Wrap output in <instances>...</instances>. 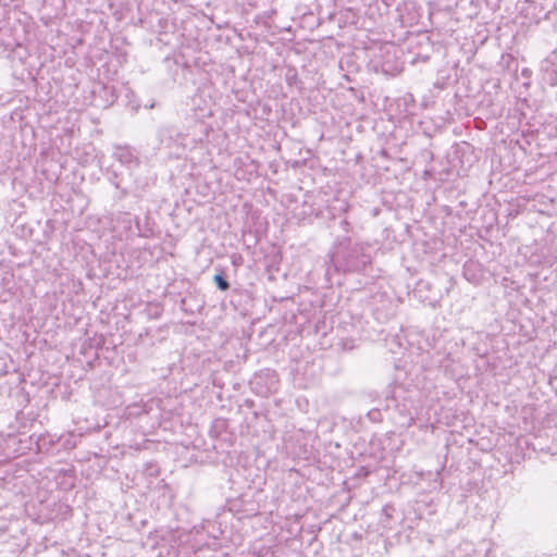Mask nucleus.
Listing matches in <instances>:
<instances>
[{"label": "nucleus", "mask_w": 557, "mask_h": 557, "mask_svg": "<svg viewBox=\"0 0 557 557\" xmlns=\"http://www.w3.org/2000/svg\"><path fill=\"white\" fill-rule=\"evenodd\" d=\"M243 406L247 407V408H253L255 407V401L250 398H247L244 400L243 403Z\"/></svg>", "instance_id": "nucleus-33"}, {"label": "nucleus", "mask_w": 557, "mask_h": 557, "mask_svg": "<svg viewBox=\"0 0 557 557\" xmlns=\"http://www.w3.org/2000/svg\"><path fill=\"white\" fill-rule=\"evenodd\" d=\"M337 224L339 231L343 232V234H338L337 236H350L354 227L346 216H339Z\"/></svg>", "instance_id": "nucleus-23"}, {"label": "nucleus", "mask_w": 557, "mask_h": 557, "mask_svg": "<svg viewBox=\"0 0 557 557\" xmlns=\"http://www.w3.org/2000/svg\"><path fill=\"white\" fill-rule=\"evenodd\" d=\"M540 76L544 84L557 86V47L541 61Z\"/></svg>", "instance_id": "nucleus-7"}, {"label": "nucleus", "mask_w": 557, "mask_h": 557, "mask_svg": "<svg viewBox=\"0 0 557 557\" xmlns=\"http://www.w3.org/2000/svg\"><path fill=\"white\" fill-rule=\"evenodd\" d=\"M354 347H355V346H354V341H345V342L343 343V348H344L345 350H351V349H354Z\"/></svg>", "instance_id": "nucleus-32"}, {"label": "nucleus", "mask_w": 557, "mask_h": 557, "mask_svg": "<svg viewBox=\"0 0 557 557\" xmlns=\"http://www.w3.org/2000/svg\"><path fill=\"white\" fill-rule=\"evenodd\" d=\"M115 227H121L126 236H135V216L129 212L117 210L113 213Z\"/></svg>", "instance_id": "nucleus-11"}, {"label": "nucleus", "mask_w": 557, "mask_h": 557, "mask_svg": "<svg viewBox=\"0 0 557 557\" xmlns=\"http://www.w3.org/2000/svg\"><path fill=\"white\" fill-rule=\"evenodd\" d=\"M327 257L325 276L332 283L333 273L364 274L372 267L373 247L351 236H335Z\"/></svg>", "instance_id": "nucleus-1"}, {"label": "nucleus", "mask_w": 557, "mask_h": 557, "mask_svg": "<svg viewBox=\"0 0 557 557\" xmlns=\"http://www.w3.org/2000/svg\"><path fill=\"white\" fill-rule=\"evenodd\" d=\"M380 153H381L382 156H384V157H387V151H386L385 149H382V150L380 151Z\"/></svg>", "instance_id": "nucleus-39"}, {"label": "nucleus", "mask_w": 557, "mask_h": 557, "mask_svg": "<svg viewBox=\"0 0 557 557\" xmlns=\"http://www.w3.org/2000/svg\"><path fill=\"white\" fill-rule=\"evenodd\" d=\"M326 1H327L329 3H333V4L336 2V0H326Z\"/></svg>", "instance_id": "nucleus-41"}, {"label": "nucleus", "mask_w": 557, "mask_h": 557, "mask_svg": "<svg viewBox=\"0 0 557 557\" xmlns=\"http://www.w3.org/2000/svg\"><path fill=\"white\" fill-rule=\"evenodd\" d=\"M362 537V532L357 530H350V528H346L338 534V539L341 542L349 543L350 541H359Z\"/></svg>", "instance_id": "nucleus-20"}, {"label": "nucleus", "mask_w": 557, "mask_h": 557, "mask_svg": "<svg viewBox=\"0 0 557 557\" xmlns=\"http://www.w3.org/2000/svg\"><path fill=\"white\" fill-rule=\"evenodd\" d=\"M479 267L478 262H466L462 271L463 277L470 283L479 284L482 277Z\"/></svg>", "instance_id": "nucleus-17"}, {"label": "nucleus", "mask_w": 557, "mask_h": 557, "mask_svg": "<svg viewBox=\"0 0 557 557\" xmlns=\"http://www.w3.org/2000/svg\"><path fill=\"white\" fill-rule=\"evenodd\" d=\"M61 508L65 509V512H70L71 508L67 505H61Z\"/></svg>", "instance_id": "nucleus-38"}, {"label": "nucleus", "mask_w": 557, "mask_h": 557, "mask_svg": "<svg viewBox=\"0 0 557 557\" xmlns=\"http://www.w3.org/2000/svg\"><path fill=\"white\" fill-rule=\"evenodd\" d=\"M381 58L382 60H377L375 67H381V71L384 74L394 75L399 72L398 64L394 63L393 60L396 59V49L393 47H381Z\"/></svg>", "instance_id": "nucleus-8"}, {"label": "nucleus", "mask_w": 557, "mask_h": 557, "mask_svg": "<svg viewBox=\"0 0 557 557\" xmlns=\"http://www.w3.org/2000/svg\"><path fill=\"white\" fill-rule=\"evenodd\" d=\"M114 186L117 189V193L114 195L113 200L114 205L117 206L119 202L128 195V191L125 188H121L119 183H114Z\"/></svg>", "instance_id": "nucleus-26"}, {"label": "nucleus", "mask_w": 557, "mask_h": 557, "mask_svg": "<svg viewBox=\"0 0 557 557\" xmlns=\"http://www.w3.org/2000/svg\"><path fill=\"white\" fill-rule=\"evenodd\" d=\"M25 214V206L23 202L13 199L8 203L4 212V219L8 224L16 227H24L23 215Z\"/></svg>", "instance_id": "nucleus-9"}, {"label": "nucleus", "mask_w": 557, "mask_h": 557, "mask_svg": "<svg viewBox=\"0 0 557 557\" xmlns=\"http://www.w3.org/2000/svg\"><path fill=\"white\" fill-rule=\"evenodd\" d=\"M530 73H531V71H530L529 69H523V70H522V72H521V74H522L523 76H529V75H530Z\"/></svg>", "instance_id": "nucleus-35"}, {"label": "nucleus", "mask_w": 557, "mask_h": 557, "mask_svg": "<svg viewBox=\"0 0 557 557\" xmlns=\"http://www.w3.org/2000/svg\"><path fill=\"white\" fill-rule=\"evenodd\" d=\"M408 99H411V101H413V96L411 94H408L404 97V101L407 102Z\"/></svg>", "instance_id": "nucleus-37"}, {"label": "nucleus", "mask_w": 557, "mask_h": 557, "mask_svg": "<svg viewBox=\"0 0 557 557\" xmlns=\"http://www.w3.org/2000/svg\"><path fill=\"white\" fill-rule=\"evenodd\" d=\"M367 417L371 422H374V423L382 422L383 421L382 409L379 407L372 408L371 410L368 411Z\"/></svg>", "instance_id": "nucleus-24"}, {"label": "nucleus", "mask_w": 557, "mask_h": 557, "mask_svg": "<svg viewBox=\"0 0 557 557\" xmlns=\"http://www.w3.org/2000/svg\"><path fill=\"white\" fill-rule=\"evenodd\" d=\"M443 557H479L473 543L462 542Z\"/></svg>", "instance_id": "nucleus-15"}, {"label": "nucleus", "mask_w": 557, "mask_h": 557, "mask_svg": "<svg viewBox=\"0 0 557 557\" xmlns=\"http://www.w3.org/2000/svg\"><path fill=\"white\" fill-rule=\"evenodd\" d=\"M434 482L438 483V484H440V486H442L441 470H437V471L434 473Z\"/></svg>", "instance_id": "nucleus-34"}, {"label": "nucleus", "mask_w": 557, "mask_h": 557, "mask_svg": "<svg viewBox=\"0 0 557 557\" xmlns=\"http://www.w3.org/2000/svg\"><path fill=\"white\" fill-rule=\"evenodd\" d=\"M11 364L12 360H10L8 356H0V376L9 373Z\"/></svg>", "instance_id": "nucleus-25"}, {"label": "nucleus", "mask_w": 557, "mask_h": 557, "mask_svg": "<svg viewBox=\"0 0 557 557\" xmlns=\"http://www.w3.org/2000/svg\"><path fill=\"white\" fill-rule=\"evenodd\" d=\"M135 236L144 238L153 236V221L149 212L146 213L143 220L138 216H135Z\"/></svg>", "instance_id": "nucleus-13"}, {"label": "nucleus", "mask_w": 557, "mask_h": 557, "mask_svg": "<svg viewBox=\"0 0 557 557\" xmlns=\"http://www.w3.org/2000/svg\"><path fill=\"white\" fill-rule=\"evenodd\" d=\"M52 444L53 440L48 434H38L36 436V445L39 451L48 450Z\"/></svg>", "instance_id": "nucleus-21"}, {"label": "nucleus", "mask_w": 557, "mask_h": 557, "mask_svg": "<svg viewBox=\"0 0 557 557\" xmlns=\"http://www.w3.org/2000/svg\"><path fill=\"white\" fill-rule=\"evenodd\" d=\"M379 58H380V60H382L381 54L380 55H375V59H376L375 62L379 60Z\"/></svg>", "instance_id": "nucleus-42"}, {"label": "nucleus", "mask_w": 557, "mask_h": 557, "mask_svg": "<svg viewBox=\"0 0 557 557\" xmlns=\"http://www.w3.org/2000/svg\"><path fill=\"white\" fill-rule=\"evenodd\" d=\"M227 429L228 421L224 418H216L211 423V426L209 429V435L212 438H222L223 441H226V436L230 435L227 433Z\"/></svg>", "instance_id": "nucleus-14"}, {"label": "nucleus", "mask_w": 557, "mask_h": 557, "mask_svg": "<svg viewBox=\"0 0 557 557\" xmlns=\"http://www.w3.org/2000/svg\"><path fill=\"white\" fill-rule=\"evenodd\" d=\"M293 78H296V73H294V74H293V76H289V75L287 74V76H286V81H287V83H288V84H290V82H292V79H293Z\"/></svg>", "instance_id": "nucleus-36"}, {"label": "nucleus", "mask_w": 557, "mask_h": 557, "mask_svg": "<svg viewBox=\"0 0 557 557\" xmlns=\"http://www.w3.org/2000/svg\"><path fill=\"white\" fill-rule=\"evenodd\" d=\"M373 7L376 8L377 12H379V15L380 16H383L384 14H382L381 12H384L385 11V7H383L380 2H375L373 5H370L369 10L371 11L373 9Z\"/></svg>", "instance_id": "nucleus-31"}, {"label": "nucleus", "mask_w": 557, "mask_h": 557, "mask_svg": "<svg viewBox=\"0 0 557 557\" xmlns=\"http://www.w3.org/2000/svg\"><path fill=\"white\" fill-rule=\"evenodd\" d=\"M213 282L216 288L221 292H226L230 289L231 285L222 271H220L213 276Z\"/></svg>", "instance_id": "nucleus-22"}, {"label": "nucleus", "mask_w": 557, "mask_h": 557, "mask_svg": "<svg viewBox=\"0 0 557 557\" xmlns=\"http://www.w3.org/2000/svg\"><path fill=\"white\" fill-rule=\"evenodd\" d=\"M455 158L459 159L460 166L463 169L466 164L471 165L472 158V146L468 143H463L461 146H457L454 151Z\"/></svg>", "instance_id": "nucleus-16"}, {"label": "nucleus", "mask_w": 557, "mask_h": 557, "mask_svg": "<svg viewBox=\"0 0 557 557\" xmlns=\"http://www.w3.org/2000/svg\"><path fill=\"white\" fill-rule=\"evenodd\" d=\"M242 506V503L237 499L235 500H228L227 507H223L221 512H218L216 517H222L223 522L232 521L236 519L237 521H242L246 518H249V516L242 515L239 507Z\"/></svg>", "instance_id": "nucleus-12"}, {"label": "nucleus", "mask_w": 557, "mask_h": 557, "mask_svg": "<svg viewBox=\"0 0 557 557\" xmlns=\"http://www.w3.org/2000/svg\"><path fill=\"white\" fill-rule=\"evenodd\" d=\"M370 474V470L367 467H360L355 473V478L364 479Z\"/></svg>", "instance_id": "nucleus-29"}, {"label": "nucleus", "mask_w": 557, "mask_h": 557, "mask_svg": "<svg viewBox=\"0 0 557 557\" xmlns=\"http://www.w3.org/2000/svg\"><path fill=\"white\" fill-rule=\"evenodd\" d=\"M311 527H312L311 532H314L315 528H317V524H311Z\"/></svg>", "instance_id": "nucleus-40"}, {"label": "nucleus", "mask_w": 557, "mask_h": 557, "mask_svg": "<svg viewBox=\"0 0 557 557\" xmlns=\"http://www.w3.org/2000/svg\"><path fill=\"white\" fill-rule=\"evenodd\" d=\"M113 157L128 169H134L139 165V159L131 147L117 146L113 152Z\"/></svg>", "instance_id": "nucleus-10"}, {"label": "nucleus", "mask_w": 557, "mask_h": 557, "mask_svg": "<svg viewBox=\"0 0 557 557\" xmlns=\"http://www.w3.org/2000/svg\"><path fill=\"white\" fill-rule=\"evenodd\" d=\"M250 389L260 397H269L278 387V375L276 371L265 368L253 374L249 381Z\"/></svg>", "instance_id": "nucleus-4"}, {"label": "nucleus", "mask_w": 557, "mask_h": 557, "mask_svg": "<svg viewBox=\"0 0 557 557\" xmlns=\"http://www.w3.org/2000/svg\"><path fill=\"white\" fill-rule=\"evenodd\" d=\"M400 0H379L377 2H380L383 7H385V11L384 12H381L382 14H386V15H389L391 12H392V8L393 7H397V3L399 2Z\"/></svg>", "instance_id": "nucleus-27"}, {"label": "nucleus", "mask_w": 557, "mask_h": 557, "mask_svg": "<svg viewBox=\"0 0 557 557\" xmlns=\"http://www.w3.org/2000/svg\"><path fill=\"white\" fill-rule=\"evenodd\" d=\"M383 513L385 516L386 519H394V512H395V507L391 504H387L383 507Z\"/></svg>", "instance_id": "nucleus-28"}, {"label": "nucleus", "mask_w": 557, "mask_h": 557, "mask_svg": "<svg viewBox=\"0 0 557 557\" xmlns=\"http://www.w3.org/2000/svg\"><path fill=\"white\" fill-rule=\"evenodd\" d=\"M16 421L20 425V429H30L36 422V417L34 413H24L23 411L17 412Z\"/></svg>", "instance_id": "nucleus-19"}, {"label": "nucleus", "mask_w": 557, "mask_h": 557, "mask_svg": "<svg viewBox=\"0 0 557 557\" xmlns=\"http://www.w3.org/2000/svg\"><path fill=\"white\" fill-rule=\"evenodd\" d=\"M394 20L400 24L401 27H411L418 24L420 13L416 2L411 0H400L394 9Z\"/></svg>", "instance_id": "nucleus-6"}, {"label": "nucleus", "mask_w": 557, "mask_h": 557, "mask_svg": "<svg viewBox=\"0 0 557 557\" xmlns=\"http://www.w3.org/2000/svg\"><path fill=\"white\" fill-rule=\"evenodd\" d=\"M269 0H246V4L250 8H259L261 4H265Z\"/></svg>", "instance_id": "nucleus-30"}, {"label": "nucleus", "mask_w": 557, "mask_h": 557, "mask_svg": "<svg viewBox=\"0 0 557 557\" xmlns=\"http://www.w3.org/2000/svg\"><path fill=\"white\" fill-rule=\"evenodd\" d=\"M397 388L398 386L392 383L383 391L384 410H389L393 406L395 409V416L393 417L395 424L403 429H409L416 422V411L411 403L408 404L407 399H404L401 403L398 400Z\"/></svg>", "instance_id": "nucleus-2"}, {"label": "nucleus", "mask_w": 557, "mask_h": 557, "mask_svg": "<svg viewBox=\"0 0 557 557\" xmlns=\"http://www.w3.org/2000/svg\"><path fill=\"white\" fill-rule=\"evenodd\" d=\"M160 474V467L158 466V463L153 462V461H148L145 463L144 466V469L141 471V476H144L145 479H147V484H146V487L147 488H152V481L151 479H157Z\"/></svg>", "instance_id": "nucleus-18"}, {"label": "nucleus", "mask_w": 557, "mask_h": 557, "mask_svg": "<svg viewBox=\"0 0 557 557\" xmlns=\"http://www.w3.org/2000/svg\"><path fill=\"white\" fill-rule=\"evenodd\" d=\"M211 127L203 121L191 117L186 132H177L176 139L184 148L193 149L207 140Z\"/></svg>", "instance_id": "nucleus-3"}, {"label": "nucleus", "mask_w": 557, "mask_h": 557, "mask_svg": "<svg viewBox=\"0 0 557 557\" xmlns=\"http://www.w3.org/2000/svg\"><path fill=\"white\" fill-rule=\"evenodd\" d=\"M409 52L412 54L410 63L428 62L434 52V46L425 34L417 35L409 39Z\"/></svg>", "instance_id": "nucleus-5"}]
</instances>
